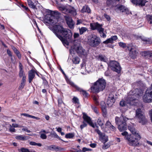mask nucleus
Returning <instances> with one entry per match:
<instances>
[{"label": "nucleus", "instance_id": "obj_33", "mask_svg": "<svg viewBox=\"0 0 152 152\" xmlns=\"http://www.w3.org/2000/svg\"><path fill=\"white\" fill-rule=\"evenodd\" d=\"M73 61L75 64H78L80 62V59L79 57H76L73 59Z\"/></svg>", "mask_w": 152, "mask_h": 152}, {"label": "nucleus", "instance_id": "obj_18", "mask_svg": "<svg viewBox=\"0 0 152 152\" xmlns=\"http://www.w3.org/2000/svg\"><path fill=\"white\" fill-rule=\"evenodd\" d=\"M35 74L38 75L36 71L33 69H32L28 72V81L29 83H31L34 77Z\"/></svg>", "mask_w": 152, "mask_h": 152}, {"label": "nucleus", "instance_id": "obj_48", "mask_svg": "<svg viewBox=\"0 0 152 152\" xmlns=\"http://www.w3.org/2000/svg\"><path fill=\"white\" fill-rule=\"evenodd\" d=\"M26 77H22V80L21 81V84H24L25 85L26 82Z\"/></svg>", "mask_w": 152, "mask_h": 152}, {"label": "nucleus", "instance_id": "obj_29", "mask_svg": "<svg viewBox=\"0 0 152 152\" xmlns=\"http://www.w3.org/2000/svg\"><path fill=\"white\" fill-rule=\"evenodd\" d=\"M79 30L80 34V35L82 34L83 33L86 31L87 30V29L86 28L84 27H82L81 28H79Z\"/></svg>", "mask_w": 152, "mask_h": 152}, {"label": "nucleus", "instance_id": "obj_52", "mask_svg": "<svg viewBox=\"0 0 152 152\" xmlns=\"http://www.w3.org/2000/svg\"><path fill=\"white\" fill-rule=\"evenodd\" d=\"M40 137L43 139H45L47 138V136L44 134H41L40 135Z\"/></svg>", "mask_w": 152, "mask_h": 152}, {"label": "nucleus", "instance_id": "obj_21", "mask_svg": "<svg viewBox=\"0 0 152 152\" xmlns=\"http://www.w3.org/2000/svg\"><path fill=\"white\" fill-rule=\"evenodd\" d=\"M107 5L111 8H115L117 6L115 0H107L106 1Z\"/></svg>", "mask_w": 152, "mask_h": 152}, {"label": "nucleus", "instance_id": "obj_40", "mask_svg": "<svg viewBox=\"0 0 152 152\" xmlns=\"http://www.w3.org/2000/svg\"><path fill=\"white\" fill-rule=\"evenodd\" d=\"M66 23L68 22H71L72 21V18L68 16H64Z\"/></svg>", "mask_w": 152, "mask_h": 152}, {"label": "nucleus", "instance_id": "obj_46", "mask_svg": "<svg viewBox=\"0 0 152 152\" xmlns=\"http://www.w3.org/2000/svg\"><path fill=\"white\" fill-rule=\"evenodd\" d=\"M15 129L12 127L11 125H10L9 131L11 132H15Z\"/></svg>", "mask_w": 152, "mask_h": 152}, {"label": "nucleus", "instance_id": "obj_6", "mask_svg": "<svg viewBox=\"0 0 152 152\" xmlns=\"http://www.w3.org/2000/svg\"><path fill=\"white\" fill-rule=\"evenodd\" d=\"M140 138V135L137 134V135H130L126 136V139L128 140L130 145L135 146L139 144L138 140Z\"/></svg>", "mask_w": 152, "mask_h": 152}, {"label": "nucleus", "instance_id": "obj_32", "mask_svg": "<svg viewBox=\"0 0 152 152\" xmlns=\"http://www.w3.org/2000/svg\"><path fill=\"white\" fill-rule=\"evenodd\" d=\"M98 58L101 61L106 62L107 61L106 58L104 56L102 55H99L98 56Z\"/></svg>", "mask_w": 152, "mask_h": 152}, {"label": "nucleus", "instance_id": "obj_36", "mask_svg": "<svg viewBox=\"0 0 152 152\" xmlns=\"http://www.w3.org/2000/svg\"><path fill=\"white\" fill-rule=\"evenodd\" d=\"M147 19L150 24H152V15H147Z\"/></svg>", "mask_w": 152, "mask_h": 152}, {"label": "nucleus", "instance_id": "obj_30", "mask_svg": "<svg viewBox=\"0 0 152 152\" xmlns=\"http://www.w3.org/2000/svg\"><path fill=\"white\" fill-rule=\"evenodd\" d=\"M97 122L98 124L100 126H102L104 124V122L103 121L102 118L100 117H99L97 119Z\"/></svg>", "mask_w": 152, "mask_h": 152}, {"label": "nucleus", "instance_id": "obj_43", "mask_svg": "<svg viewBox=\"0 0 152 152\" xmlns=\"http://www.w3.org/2000/svg\"><path fill=\"white\" fill-rule=\"evenodd\" d=\"M29 150L27 148H22L20 149H18V151H20L21 152H29Z\"/></svg>", "mask_w": 152, "mask_h": 152}, {"label": "nucleus", "instance_id": "obj_7", "mask_svg": "<svg viewBox=\"0 0 152 152\" xmlns=\"http://www.w3.org/2000/svg\"><path fill=\"white\" fill-rule=\"evenodd\" d=\"M142 100L145 103L152 102V84L151 87L148 88L142 97Z\"/></svg>", "mask_w": 152, "mask_h": 152}, {"label": "nucleus", "instance_id": "obj_16", "mask_svg": "<svg viewBox=\"0 0 152 152\" xmlns=\"http://www.w3.org/2000/svg\"><path fill=\"white\" fill-rule=\"evenodd\" d=\"M115 11L118 12V11H120L122 12H124L125 13L127 14L128 11V10L125 6L122 5H120L117 4L115 8Z\"/></svg>", "mask_w": 152, "mask_h": 152}, {"label": "nucleus", "instance_id": "obj_37", "mask_svg": "<svg viewBox=\"0 0 152 152\" xmlns=\"http://www.w3.org/2000/svg\"><path fill=\"white\" fill-rule=\"evenodd\" d=\"M29 144L32 145H37L39 146L40 147L42 146V144L40 143H37L36 142L31 141L29 142Z\"/></svg>", "mask_w": 152, "mask_h": 152}, {"label": "nucleus", "instance_id": "obj_60", "mask_svg": "<svg viewBox=\"0 0 152 152\" xmlns=\"http://www.w3.org/2000/svg\"><path fill=\"white\" fill-rule=\"evenodd\" d=\"M112 125V124H111V123L108 121H107L105 124V125L106 126H109V127H110Z\"/></svg>", "mask_w": 152, "mask_h": 152}, {"label": "nucleus", "instance_id": "obj_61", "mask_svg": "<svg viewBox=\"0 0 152 152\" xmlns=\"http://www.w3.org/2000/svg\"><path fill=\"white\" fill-rule=\"evenodd\" d=\"M128 133L126 132H123L121 134L123 136H124L125 138L126 139V136L128 135H128Z\"/></svg>", "mask_w": 152, "mask_h": 152}, {"label": "nucleus", "instance_id": "obj_25", "mask_svg": "<svg viewBox=\"0 0 152 152\" xmlns=\"http://www.w3.org/2000/svg\"><path fill=\"white\" fill-rule=\"evenodd\" d=\"M16 138L17 140H28L29 139V137L23 135H19L16 136Z\"/></svg>", "mask_w": 152, "mask_h": 152}, {"label": "nucleus", "instance_id": "obj_2", "mask_svg": "<svg viewBox=\"0 0 152 152\" xmlns=\"http://www.w3.org/2000/svg\"><path fill=\"white\" fill-rule=\"evenodd\" d=\"M105 80L102 78H99L91 87V91L93 93H98L103 90L105 87Z\"/></svg>", "mask_w": 152, "mask_h": 152}, {"label": "nucleus", "instance_id": "obj_41", "mask_svg": "<svg viewBox=\"0 0 152 152\" xmlns=\"http://www.w3.org/2000/svg\"><path fill=\"white\" fill-rule=\"evenodd\" d=\"M19 75L20 77H26L23 70H20Z\"/></svg>", "mask_w": 152, "mask_h": 152}, {"label": "nucleus", "instance_id": "obj_35", "mask_svg": "<svg viewBox=\"0 0 152 152\" xmlns=\"http://www.w3.org/2000/svg\"><path fill=\"white\" fill-rule=\"evenodd\" d=\"M87 126V124L85 121H83L82 124L80 125V128L81 130H82L84 128L86 127Z\"/></svg>", "mask_w": 152, "mask_h": 152}, {"label": "nucleus", "instance_id": "obj_51", "mask_svg": "<svg viewBox=\"0 0 152 152\" xmlns=\"http://www.w3.org/2000/svg\"><path fill=\"white\" fill-rule=\"evenodd\" d=\"M92 109L94 110V112L96 113H98V112L97 108L95 106H91Z\"/></svg>", "mask_w": 152, "mask_h": 152}, {"label": "nucleus", "instance_id": "obj_53", "mask_svg": "<svg viewBox=\"0 0 152 152\" xmlns=\"http://www.w3.org/2000/svg\"><path fill=\"white\" fill-rule=\"evenodd\" d=\"M83 22V20L81 19H77V22L76 23V25H80Z\"/></svg>", "mask_w": 152, "mask_h": 152}, {"label": "nucleus", "instance_id": "obj_17", "mask_svg": "<svg viewBox=\"0 0 152 152\" xmlns=\"http://www.w3.org/2000/svg\"><path fill=\"white\" fill-rule=\"evenodd\" d=\"M129 56L132 58H135L138 54V51L134 46H132L130 49H129Z\"/></svg>", "mask_w": 152, "mask_h": 152}, {"label": "nucleus", "instance_id": "obj_58", "mask_svg": "<svg viewBox=\"0 0 152 152\" xmlns=\"http://www.w3.org/2000/svg\"><path fill=\"white\" fill-rule=\"evenodd\" d=\"M149 54L148 52L147 51H144L142 53V55L144 56H146Z\"/></svg>", "mask_w": 152, "mask_h": 152}, {"label": "nucleus", "instance_id": "obj_38", "mask_svg": "<svg viewBox=\"0 0 152 152\" xmlns=\"http://www.w3.org/2000/svg\"><path fill=\"white\" fill-rule=\"evenodd\" d=\"M119 45V46H120L121 47L124 48H125L127 47L128 48H129V47L128 46H127L126 44L124 43L123 42H120L119 43H118Z\"/></svg>", "mask_w": 152, "mask_h": 152}, {"label": "nucleus", "instance_id": "obj_9", "mask_svg": "<svg viewBox=\"0 0 152 152\" xmlns=\"http://www.w3.org/2000/svg\"><path fill=\"white\" fill-rule=\"evenodd\" d=\"M90 26L91 29L93 30L97 29L99 32L100 36L103 38H105L106 35L104 32V29L102 27V25L97 23H91Z\"/></svg>", "mask_w": 152, "mask_h": 152}, {"label": "nucleus", "instance_id": "obj_49", "mask_svg": "<svg viewBox=\"0 0 152 152\" xmlns=\"http://www.w3.org/2000/svg\"><path fill=\"white\" fill-rule=\"evenodd\" d=\"M104 16L108 21H109L110 20V17L109 15L104 14Z\"/></svg>", "mask_w": 152, "mask_h": 152}, {"label": "nucleus", "instance_id": "obj_27", "mask_svg": "<svg viewBox=\"0 0 152 152\" xmlns=\"http://www.w3.org/2000/svg\"><path fill=\"white\" fill-rule=\"evenodd\" d=\"M101 105L102 106V112L106 115L107 113V110L105 103L104 102H102L101 103Z\"/></svg>", "mask_w": 152, "mask_h": 152}, {"label": "nucleus", "instance_id": "obj_3", "mask_svg": "<svg viewBox=\"0 0 152 152\" xmlns=\"http://www.w3.org/2000/svg\"><path fill=\"white\" fill-rule=\"evenodd\" d=\"M128 120V118L122 115L120 117H115V123L118 125V129L120 131L122 132L126 130L127 125L126 122Z\"/></svg>", "mask_w": 152, "mask_h": 152}, {"label": "nucleus", "instance_id": "obj_31", "mask_svg": "<svg viewBox=\"0 0 152 152\" xmlns=\"http://www.w3.org/2000/svg\"><path fill=\"white\" fill-rule=\"evenodd\" d=\"M51 134L52 135V136L53 137H54L55 138H56L57 139H58L60 140H61L62 141L64 142V140H63L62 139H61L60 137H59L56 134V132H52Z\"/></svg>", "mask_w": 152, "mask_h": 152}, {"label": "nucleus", "instance_id": "obj_24", "mask_svg": "<svg viewBox=\"0 0 152 152\" xmlns=\"http://www.w3.org/2000/svg\"><path fill=\"white\" fill-rule=\"evenodd\" d=\"M128 129L133 134L132 135H137V134H139L138 132L135 129L133 126H128Z\"/></svg>", "mask_w": 152, "mask_h": 152}, {"label": "nucleus", "instance_id": "obj_34", "mask_svg": "<svg viewBox=\"0 0 152 152\" xmlns=\"http://www.w3.org/2000/svg\"><path fill=\"white\" fill-rule=\"evenodd\" d=\"M74 136V134L72 133H69L65 135V137L66 138H71Z\"/></svg>", "mask_w": 152, "mask_h": 152}, {"label": "nucleus", "instance_id": "obj_62", "mask_svg": "<svg viewBox=\"0 0 152 152\" xmlns=\"http://www.w3.org/2000/svg\"><path fill=\"white\" fill-rule=\"evenodd\" d=\"M21 115H23L25 116L28 117H30V118L31 116V115H30L29 114H28L27 113H21Z\"/></svg>", "mask_w": 152, "mask_h": 152}, {"label": "nucleus", "instance_id": "obj_56", "mask_svg": "<svg viewBox=\"0 0 152 152\" xmlns=\"http://www.w3.org/2000/svg\"><path fill=\"white\" fill-rule=\"evenodd\" d=\"M110 129L113 131H115L116 130V129L115 127L112 125L110 127H109Z\"/></svg>", "mask_w": 152, "mask_h": 152}, {"label": "nucleus", "instance_id": "obj_39", "mask_svg": "<svg viewBox=\"0 0 152 152\" xmlns=\"http://www.w3.org/2000/svg\"><path fill=\"white\" fill-rule=\"evenodd\" d=\"M73 102L75 104H79L78 99L76 97H74L72 99Z\"/></svg>", "mask_w": 152, "mask_h": 152}, {"label": "nucleus", "instance_id": "obj_8", "mask_svg": "<svg viewBox=\"0 0 152 152\" xmlns=\"http://www.w3.org/2000/svg\"><path fill=\"white\" fill-rule=\"evenodd\" d=\"M135 117L137 119L139 123L142 125H144L147 123V120L140 109L138 108L136 110Z\"/></svg>", "mask_w": 152, "mask_h": 152}, {"label": "nucleus", "instance_id": "obj_45", "mask_svg": "<svg viewBox=\"0 0 152 152\" xmlns=\"http://www.w3.org/2000/svg\"><path fill=\"white\" fill-rule=\"evenodd\" d=\"M93 99L96 105H98L99 104V102L97 97L96 96H94L93 97Z\"/></svg>", "mask_w": 152, "mask_h": 152}, {"label": "nucleus", "instance_id": "obj_12", "mask_svg": "<svg viewBox=\"0 0 152 152\" xmlns=\"http://www.w3.org/2000/svg\"><path fill=\"white\" fill-rule=\"evenodd\" d=\"M95 131L99 135L100 140L103 143H105L108 141V137L104 133H102L99 129H95Z\"/></svg>", "mask_w": 152, "mask_h": 152}, {"label": "nucleus", "instance_id": "obj_28", "mask_svg": "<svg viewBox=\"0 0 152 152\" xmlns=\"http://www.w3.org/2000/svg\"><path fill=\"white\" fill-rule=\"evenodd\" d=\"M28 4L30 7L33 9H34L36 7V6L31 0H28Z\"/></svg>", "mask_w": 152, "mask_h": 152}, {"label": "nucleus", "instance_id": "obj_63", "mask_svg": "<svg viewBox=\"0 0 152 152\" xmlns=\"http://www.w3.org/2000/svg\"><path fill=\"white\" fill-rule=\"evenodd\" d=\"M23 65L21 63H19V68L20 70H23Z\"/></svg>", "mask_w": 152, "mask_h": 152}, {"label": "nucleus", "instance_id": "obj_42", "mask_svg": "<svg viewBox=\"0 0 152 152\" xmlns=\"http://www.w3.org/2000/svg\"><path fill=\"white\" fill-rule=\"evenodd\" d=\"M68 26L71 28H73L74 23L73 21L66 23Z\"/></svg>", "mask_w": 152, "mask_h": 152}, {"label": "nucleus", "instance_id": "obj_1", "mask_svg": "<svg viewBox=\"0 0 152 152\" xmlns=\"http://www.w3.org/2000/svg\"><path fill=\"white\" fill-rule=\"evenodd\" d=\"M52 31L64 45H69L68 41L71 40L72 35L70 30L64 28L61 25H55L53 27Z\"/></svg>", "mask_w": 152, "mask_h": 152}, {"label": "nucleus", "instance_id": "obj_15", "mask_svg": "<svg viewBox=\"0 0 152 152\" xmlns=\"http://www.w3.org/2000/svg\"><path fill=\"white\" fill-rule=\"evenodd\" d=\"M76 50L78 55L81 57L85 56L87 55V52L81 46H77L76 49Z\"/></svg>", "mask_w": 152, "mask_h": 152}, {"label": "nucleus", "instance_id": "obj_20", "mask_svg": "<svg viewBox=\"0 0 152 152\" xmlns=\"http://www.w3.org/2000/svg\"><path fill=\"white\" fill-rule=\"evenodd\" d=\"M115 102L114 96L112 94H110L107 101V104L109 107H111Z\"/></svg>", "mask_w": 152, "mask_h": 152}, {"label": "nucleus", "instance_id": "obj_5", "mask_svg": "<svg viewBox=\"0 0 152 152\" xmlns=\"http://www.w3.org/2000/svg\"><path fill=\"white\" fill-rule=\"evenodd\" d=\"M59 10L65 14H70L73 16L77 15L76 10L73 7L69 5L61 6L59 7Z\"/></svg>", "mask_w": 152, "mask_h": 152}, {"label": "nucleus", "instance_id": "obj_19", "mask_svg": "<svg viewBox=\"0 0 152 152\" xmlns=\"http://www.w3.org/2000/svg\"><path fill=\"white\" fill-rule=\"evenodd\" d=\"M132 3L136 6H143L147 2L146 0H131Z\"/></svg>", "mask_w": 152, "mask_h": 152}, {"label": "nucleus", "instance_id": "obj_4", "mask_svg": "<svg viewBox=\"0 0 152 152\" xmlns=\"http://www.w3.org/2000/svg\"><path fill=\"white\" fill-rule=\"evenodd\" d=\"M101 42L100 38L95 34H91L88 37V44L91 47H96L99 46Z\"/></svg>", "mask_w": 152, "mask_h": 152}, {"label": "nucleus", "instance_id": "obj_55", "mask_svg": "<svg viewBox=\"0 0 152 152\" xmlns=\"http://www.w3.org/2000/svg\"><path fill=\"white\" fill-rule=\"evenodd\" d=\"M80 35L79 33H75L74 34V39H76V38H78Z\"/></svg>", "mask_w": 152, "mask_h": 152}, {"label": "nucleus", "instance_id": "obj_57", "mask_svg": "<svg viewBox=\"0 0 152 152\" xmlns=\"http://www.w3.org/2000/svg\"><path fill=\"white\" fill-rule=\"evenodd\" d=\"M25 85L24 84L20 83V86L19 87L18 89L20 90H22L24 88Z\"/></svg>", "mask_w": 152, "mask_h": 152}, {"label": "nucleus", "instance_id": "obj_59", "mask_svg": "<svg viewBox=\"0 0 152 152\" xmlns=\"http://www.w3.org/2000/svg\"><path fill=\"white\" fill-rule=\"evenodd\" d=\"M110 147L109 145H106L104 144V145L102 147V148L103 149H105L107 148Z\"/></svg>", "mask_w": 152, "mask_h": 152}, {"label": "nucleus", "instance_id": "obj_50", "mask_svg": "<svg viewBox=\"0 0 152 152\" xmlns=\"http://www.w3.org/2000/svg\"><path fill=\"white\" fill-rule=\"evenodd\" d=\"M50 11V13L51 15L55 16V15H57L58 14V12L57 11Z\"/></svg>", "mask_w": 152, "mask_h": 152}, {"label": "nucleus", "instance_id": "obj_11", "mask_svg": "<svg viewBox=\"0 0 152 152\" xmlns=\"http://www.w3.org/2000/svg\"><path fill=\"white\" fill-rule=\"evenodd\" d=\"M108 66L113 71L120 73L121 67L119 63L115 61H110L108 64Z\"/></svg>", "mask_w": 152, "mask_h": 152}, {"label": "nucleus", "instance_id": "obj_47", "mask_svg": "<svg viewBox=\"0 0 152 152\" xmlns=\"http://www.w3.org/2000/svg\"><path fill=\"white\" fill-rule=\"evenodd\" d=\"M120 105L122 107L126 105V102L123 100H121L120 102Z\"/></svg>", "mask_w": 152, "mask_h": 152}, {"label": "nucleus", "instance_id": "obj_26", "mask_svg": "<svg viewBox=\"0 0 152 152\" xmlns=\"http://www.w3.org/2000/svg\"><path fill=\"white\" fill-rule=\"evenodd\" d=\"M81 12H87L88 13H90L91 12V10L88 6L85 5L83 7Z\"/></svg>", "mask_w": 152, "mask_h": 152}, {"label": "nucleus", "instance_id": "obj_23", "mask_svg": "<svg viewBox=\"0 0 152 152\" xmlns=\"http://www.w3.org/2000/svg\"><path fill=\"white\" fill-rule=\"evenodd\" d=\"M139 38L141 39L142 43L144 44H149L152 43V41L149 38L143 36H140Z\"/></svg>", "mask_w": 152, "mask_h": 152}, {"label": "nucleus", "instance_id": "obj_13", "mask_svg": "<svg viewBox=\"0 0 152 152\" xmlns=\"http://www.w3.org/2000/svg\"><path fill=\"white\" fill-rule=\"evenodd\" d=\"M83 121H85V122L88 124L90 126L93 128L95 127V126L92 122L91 118L85 113H83Z\"/></svg>", "mask_w": 152, "mask_h": 152}, {"label": "nucleus", "instance_id": "obj_22", "mask_svg": "<svg viewBox=\"0 0 152 152\" xmlns=\"http://www.w3.org/2000/svg\"><path fill=\"white\" fill-rule=\"evenodd\" d=\"M117 37L116 36H112L110 38L103 42V43L104 44H107L108 43H113V41L117 39Z\"/></svg>", "mask_w": 152, "mask_h": 152}, {"label": "nucleus", "instance_id": "obj_64", "mask_svg": "<svg viewBox=\"0 0 152 152\" xmlns=\"http://www.w3.org/2000/svg\"><path fill=\"white\" fill-rule=\"evenodd\" d=\"M61 149V148L60 147H59L58 146L56 147V146L55 151H59Z\"/></svg>", "mask_w": 152, "mask_h": 152}, {"label": "nucleus", "instance_id": "obj_14", "mask_svg": "<svg viewBox=\"0 0 152 152\" xmlns=\"http://www.w3.org/2000/svg\"><path fill=\"white\" fill-rule=\"evenodd\" d=\"M67 82L71 86L75 88L77 90L80 92L85 97H87L88 96V94L86 91L83 90L79 87L75 85L73 82L70 81H69Z\"/></svg>", "mask_w": 152, "mask_h": 152}, {"label": "nucleus", "instance_id": "obj_44", "mask_svg": "<svg viewBox=\"0 0 152 152\" xmlns=\"http://www.w3.org/2000/svg\"><path fill=\"white\" fill-rule=\"evenodd\" d=\"M56 145H52L49 146H48V149L50 150H55Z\"/></svg>", "mask_w": 152, "mask_h": 152}, {"label": "nucleus", "instance_id": "obj_10", "mask_svg": "<svg viewBox=\"0 0 152 152\" xmlns=\"http://www.w3.org/2000/svg\"><path fill=\"white\" fill-rule=\"evenodd\" d=\"M138 89H136L135 91H131L129 92V96L126 100L127 103L131 105L134 104L133 101L136 99L135 97H138L139 96V94L135 92Z\"/></svg>", "mask_w": 152, "mask_h": 152}, {"label": "nucleus", "instance_id": "obj_54", "mask_svg": "<svg viewBox=\"0 0 152 152\" xmlns=\"http://www.w3.org/2000/svg\"><path fill=\"white\" fill-rule=\"evenodd\" d=\"M15 53L16 54L18 58H20L21 57V54L19 52L18 50L17 52H16Z\"/></svg>", "mask_w": 152, "mask_h": 152}]
</instances>
